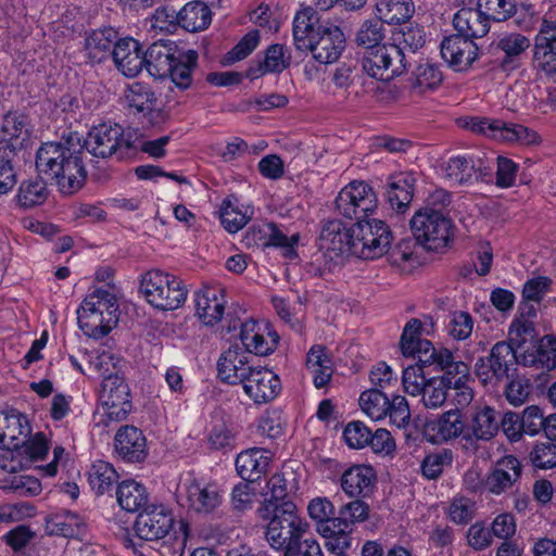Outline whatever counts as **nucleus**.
Returning a JSON list of instances; mask_svg holds the SVG:
<instances>
[{
    "label": "nucleus",
    "instance_id": "nucleus-1",
    "mask_svg": "<svg viewBox=\"0 0 556 556\" xmlns=\"http://www.w3.org/2000/svg\"><path fill=\"white\" fill-rule=\"evenodd\" d=\"M35 165L38 174L53 180L63 194H73L84 186L87 173L80 151L71 147V140L42 143Z\"/></svg>",
    "mask_w": 556,
    "mask_h": 556
},
{
    "label": "nucleus",
    "instance_id": "nucleus-2",
    "mask_svg": "<svg viewBox=\"0 0 556 556\" xmlns=\"http://www.w3.org/2000/svg\"><path fill=\"white\" fill-rule=\"evenodd\" d=\"M263 520H269L265 538L268 544L277 551L296 549L308 523L299 516L293 503H282L280 507L263 504L257 509Z\"/></svg>",
    "mask_w": 556,
    "mask_h": 556
},
{
    "label": "nucleus",
    "instance_id": "nucleus-3",
    "mask_svg": "<svg viewBox=\"0 0 556 556\" xmlns=\"http://www.w3.org/2000/svg\"><path fill=\"white\" fill-rule=\"evenodd\" d=\"M77 320L85 336L101 339L108 336L118 323V304L115 295L105 289H96L81 301Z\"/></svg>",
    "mask_w": 556,
    "mask_h": 556
},
{
    "label": "nucleus",
    "instance_id": "nucleus-4",
    "mask_svg": "<svg viewBox=\"0 0 556 556\" xmlns=\"http://www.w3.org/2000/svg\"><path fill=\"white\" fill-rule=\"evenodd\" d=\"M384 38L383 24L377 17L366 20L358 28L355 41L366 49L363 70H388L395 62L404 70L410 66L401 48L394 45H380Z\"/></svg>",
    "mask_w": 556,
    "mask_h": 556
},
{
    "label": "nucleus",
    "instance_id": "nucleus-5",
    "mask_svg": "<svg viewBox=\"0 0 556 556\" xmlns=\"http://www.w3.org/2000/svg\"><path fill=\"white\" fill-rule=\"evenodd\" d=\"M455 124L462 129L504 144L534 146L541 142V137L535 130L521 124L507 123L502 119L465 115L457 117Z\"/></svg>",
    "mask_w": 556,
    "mask_h": 556
},
{
    "label": "nucleus",
    "instance_id": "nucleus-6",
    "mask_svg": "<svg viewBox=\"0 0 556 556\" xmlns=\"http://www.w3.org/2000/svg\"><path fill=\"white\" fill-rule=\"evenodd\" d=\"M177 498L188 510L208 515L223 503V490L211 477L188 472L178 486Z\"/></svg>",
    "mask_w": 556,
    "mask_h": 556
},
{
    "label": "nucleus",
    "instance_id": "nucleus-7",
    "mask_svg": "<svg viewBox=\"0 0 556 556\" xmlns=\"http://www.w3.org/2000/svg\"><path fill=\"white\" fill-rule=\"evenodd\" d=\"M140 290L152 306L163 311L179 308L186 302L188 294L180 278L157 269L142 276Z\"/></svg>",
    "mask_w": 556,
    "mask_h": 556
},
{
    "label": "nucleus",
    "instance_id": "nucleus-8",
    "mask_svg": "<svg viewBox=\"0 0 556 556\" xmlns=\"http://www.w3.org/2000/svg\"><path fill=\"white\" fill-rule=\"evenodd\" d=\"M410 228L416 240L430 251L446 249L454 237L453 222L431 207L416 212L410 219Z\"/></svg>",
    "mask_w": 556,
    "mask_h": 556
},
{
    "label": "nucleus",
    "instance_id": "nucleus-9",
    "mask_svg": "<svg viewBox=\"0 0 556 556\" xmlns=\"http://www.w3.org/2000/svg\"><path fill=\"white\" fill-rule=\"evenodd\" d=\"M353 256L369 260L383 255L392 240L388 225L377 218H365L352 225Z\"/></svg>",
    "mask_w": 556,
    "mask_h": 556
},
{
    "label": "nucleus",
    "instance_id": "nucleus-10",
    "mask_svg": "<svg viewBox=\"0 0 556 556\" xmlns=\"http://www.w3.org/2000/svg\"><path fill=\"white\" fill-rule=\"evenodd\" d=\"M359 407L371 420L380 421L387 416L397 428H405L410 420V410L406 399L395 395L390 400L381 390L368 389L359 395Z\"/></svg>",
    "mask_w": 556,
    "mask_h": 556
},
{
    "label": "nucleus",
    "instance_id": "nucleus-11",
    "mask_svg": "<svg viewBox=\"0 0 556 556\" xmlns=\"http://www.w3.org/2000/svg\"><path fill=\"white\" fill-rule=\"evenodd\" d=\"M377 207V194L374 188L365 181L354 180L348 184L336 198L338 214L356 222L370 217Z\"/></svg>",
    "mask_w": 556,
    "mask_h": 556
},
{
    "label": "nucleus",
    "instance_id": "nucleus-12",
    "mask_svg": "<svg viewBox=\"0 0 556 556\" xmlns=\"http://www.w3.org/2000/svg\"><path fill=\"white\" fill-rule=\"evenodd\" d=\"M519 364V351L506 341L497 342L488 357L477 359L476 375L483 384L495 386L507 379Z\"/></svg>",
    "mask_w": 556,
    "mask_h": 556
},
{
    "label": "nucleus",
    "instance_id": "nucleus-13",
    "mask_svg": "<svg viewBox=\"0 0 556 556\" xmlns=\"http://www.w3.org/2000/svg\"><path fill=\"white\" fill-rule=\"evenodd\" d=\"M444 178L452 186L471 185L473 181L492 179V161L481 154H464L451 157L443 166Z\"/></svg>",
    "mask_w": 556,
    "mask_h": 556
},
{
    "label": "nucleus",
    "instance_id": "nucleus-14",
    "mask_svg": "<svg viewBox=\"0 0 556 556\" xmlns=\"http://www.w3.org/2000/svg\"><path fill=\"white\" fill-rule=\"evenodd\" d=\"M100 401L106 416L111 420H123L131 410L130 391L125 379L117 374L104 376Z\"/></svg>",
    "mask_w": 556,
    "mask_h": 556
},
{
    "label": "nucleus",
    "instance_id": "nucleus-15",
    "mask_svg": "<svg viewBox=\"0 0 556 556\" xmlns=\"http://www.w3.org/2000/svg\"><path fill=\"white\" fill-rule=\"evenodd\" d=\"M130 112L150 126H160L165 123L166 114L157 106V99L151 89L141 84L130 85L125 93Z\"/></svg>",
    "mask_w": 556,
    "mask_h": 556
},
{
    "label": "nucleus",
    "instance_id": "nucleus-16",
    "mask_svg": "<svg viewBox=\"0 0 556 556\" xmlns=\"http://www.w3.org/2000/svg\"><path fill=\"white\" fill-rule=\"evenodd\" d=\"M173 511L164 505H151L139 513L135 521L136 534L146 541L165 538L174 527Z\"/></svg>",
    "mask_w": 556,
    "mask_h": 556
},
{
    "label": "nucleus",
    "instance_id": "nucleus-17",
    "mask_svg": "<svg viewBox=\"0 0 556 556\" xmlns=\"http://www.w3.org/2000/svg\"><path fill=\"white\" fill-rule=\"evenodd\" d=\"M244 394L256 405L274 401L281 392L279 376L271 369L256 365L242 386Z\"/></svg>",
    "mask_w": 556,
    "mask_h": 556
},
{
    "label": "nucleus",
    "instance_id": "nucleus-18",
    "mask_svg": "<svg viewBox=\"0 0 556 556\" xmlns=\"http://www.w3.org/2000/svg\"><path fill=\"white\" fill-rule=\"evenodd\" d=\"M255 366L247 352L239 346H231L218 359V377L228 384L243 386Z\"/></svg>",
    "mask_w": 556,
    "mask_h": 556
},
{
    "label": "nucleus",
    "instance_id": "nucleus-19",
    "mask_svg": "<svg viewBox=\"0 0 556 556\" xmlns=\"http://www.w3.org/2000/svg\"><path fill=\"white\" fill-rule=\"evenodd\" d=\"M240 340L249 355H267L276 349L278 334L265 321L248 320L241 326Z\"/></svg>",
    "mask_w": 556,
    "mask_h": 556
},
{
    "label": "nucleus",
    "instance_id": "nucleus-20",
    "mask_svg": "<svg viewBox=\"0 0 556 556\" xmlns=\"http://www.w3.org/2000/svg\"><path fill=\"white\" fill-rule=\"evenodd\" d=\"M124 144L123 128L117 124H100L88 132L85 148L97 157H109Z\"/></svg>",
    "mask_w": 556,
    "mask_h": 556
},
{
    "label": "nucleus",
    "instance_id": "nucleus-21",
    "mask_svg": "<svg viewBox=\"0 0 556 556\" xmlns=\"http://www.w3.org/2000/svg\"><path fill=\"white\" fill-rule=\"evenodd\" d=\"M368 517V506L362 501H352L343 505L339 510L337 519L343 521L344 526L336 528V539L333 542L326 543V547L330 552H342L351 545L352 526L362 522Z\"/></svg>",
    "mask_w": 556,
    "mask_h": 556
},
{
    "label": "nucleus",
    "instance_id": "nucleus-22",
    "mask_svg": "<svg viewBox=\"0 0 556 556\" xmlns=\"http://www.w3.org/2000/svg\"><path fill=\"white\" fill-rule=\"evenodd\" d=\"M195 313L199 319L213 326L219 323L225 313V290L220 286H205L194 293Z\"/></svg>",
    "mask_w": 556,
    "mask_h": 556
},
{
    "label": "nucleus",
    "instance_id": "nucleus-23",
    "mask_svg": "<svg viewBox=\"0 0 556 556\" xmlns=\"http://www.w3.org/2000/svg\"><path fill=\"white\" fill-rule=\"evenodd\" d=\"M465 430L466 422L458 408L450 409L426 425L428 441L434 444L464 437L467 433Z\"/></svg>",
    "mask_w": 556,
    "mask_h": 556
},
{
    "label": "nucleus",
    "instance_id": "nucleus-24",
    "mask_svg": "<svg viewBox=\"0 0 556 556\" xmlns=\"http://www.w3.org/2000/svg\"><path fill=\"white\" fill-rule=\"evenodd\" d=\"M30 434V425L25 415L16 409L0 412V447L16 450Z\"/></svg>",
    "mask_w": 556,
    "mask_h": 556
},
{
    "label": "nucleus",
    "instance_id": "nucleus-25",
    "mask_svg": "<svg viewBox=\"0 0 556 556\" xmlns=\"http://www.w3.org/2000/svg\"><path fill=\"white\" fill-rule=\"evenodd\" d=\"M519 364L541 371L556 368V338L544 336L539 341L519 351Z\"/></svg>",
    "mask_w": 556,
    "mask_h": 556
},
{
    "label": "nucleus",
    "instance_id": "nucleus-26",
    "mask_svg": "<svg viewBox=\"0 0 556 556\" xmlns=\"http://www.w3.org/2000/svg\"><path fill=\"white\" fill-rule=\"evenodd\" d=\"M345 47V38L340 27L329 24L323 28V33L307 47L313 58L320 64L336 62Z\"/></svg>",
    "mask_w": 556,
    "mask_h": 556
},
{
    "label": "nucleus",
    "instance_id": "nucleus-27",
    "mask_svg": "<svg viewBox=\"0 0 556 556\" xmlns=\"http://www.w3.org/2000/svg\"><path fill=\"white\" fill-rule=\"evenodd\" d=\"M319 23V15L316 10L311 7H302L293 18V39L299 50H305L312 47V42L323 33V28L328 26Z\"/></svg>",
    "mask_w": 556,
    "mask_h": 556
},
{
    "label": "nucleus",
    "instance_id": "nucleus-28",
    "mask_svg": "<svg viewBox=\"0 0 556 556\" xmlns=\"http://www.w3.org/2000/svg\"><path fill=\"white\" fill-rule=\"evenodd\" d=\"M114 445L117 454L128 462H141L148 455L147 439L134 426L121 427L115 434Z\"/></svg>",
    "mask_w": 556,
    "mask_h": 556
},
{
    "label": "nucleus",
    "instance_id": "nucleus-29",
    "mask_svg": "<svg viewBox=\"0 0 556 556\" xmlns=\"http://www.w3.org/2000/svg\"><path fill=\"white\" fill-rule=\"evenodd\" d=\"M533 63L539 70H556V24L544 20L535 37Z\"/></svg>",
    "mask_w": 556,
    "mask_h": 556
},
{
    "label": "nucleus",
    "instance_id": "nucleus-30",
    "mask_svg": "<svg viewBox=\"0 0 556 556\" xmlns=\"http://www.w3.org/2000/svg\"><path fill=\"white\" fill-rule=\"evenodd\" d=\"M440 52L450 66H470L478 58L477 45L458 34L444 37L440 45Z\"/></svg>",
    "mask_w": 556,
    "mask_h": 556
},
{
    "label": "nucleus",
    "instance_id": "nucleus-31",
    "mask_svg": "<svg viewBox=\"0 0 556 556\" xmlns=\"http://www.w3.org/2000/svg\"><path fill=\"white\" fill-rule=\"evenodd\" d=\"M308 516L316 521L317 532L326 540V543L336 539V528L344 526L343 521L333 517L334 506L327 497H315L307 505Z\"/></svg>",
    "mask_w": 556,
    "mask_h": 556
},
{
    "label": "nucleus",
    "instance_id": "nucleus-32",
    "mask_svg": "<svg viewBox=\"0 0 556 556\" xmlns=\"http://www.w3.org/2000/svg\"><path fill=\"white\" fill-rule=\"evenodd\" d=\"M271 457V452L265 448L244 450L236 458L237 472L243 480L256 481L267 472Z\"/></svg>",
    "mask_w": 556,
    "mask_h": 556
},
{
    "label": "nucleus",
    "instance_id": "nucleus-33",
    "mask_svg": "<svg viewBox=\"0 0 556 556\" xmlns=\"http://www.w3.org/2000/svg\"><path fill=\"white\" fill-rule=\"evenodd\" d=\"M253 215V205L240 200L236 195L225 198L219 207L220 223L231 233L241 230L251 220Z\"/></svg>",
    "mask_w": 556,
    "mask_h": 556
},
{
    "label": "nucleus",
    "instance_id": "nucleus-34",
    "mask_svg": "<svg viewBox=\"0 0 556 556\" xmlns=\"http://www.w3.org/2000/svg\"><path fill=\"white\" fill-rule=\"evenodd\" d=\"M117 39V31L112 27H104L91 31L85 39V58L90 66L101 64L109 60L112 47Z\"/></svg>",
    "mask_w": 556,
    "mask_h": 556
},
{
    "label": "nucleus",
    "instance_id": "nucleus-35",
    "mask_svg": "<svg viewBox=\"0 0 556 556\" xmlns=\"http://www.w3.org/2000/svg\"><path fill=\"white\" fill-rule=\"evenodd\" d=\"M453 26L458 35L472 41L485 36L490 29L488 18L478 7L459 9L454 14Z\"/></svg>",
    "mask_w": 556,
    "mask_h": 556
},
{
    "label": "nucleus",
    "instance_id": "nucleus-36",
    "mask_svg": "<svg viewBox=\"0 0 556 556\" xmlns=\"http://www.w3.org/2000/svg\"><path fill=\"white\" fill-rule=\"evenodd\" d=\"M520 462L513 455L502 457L486 479V488L493 494H501L509 489L520 477Z\"/></svg>",
    "mask_w": 556,
    "mask_h": 556
},
{
    "label": "nucleus",
    "instance_id": "nucleus-37",
    "mask_svg": "<svg viewBox=\"0 0 556 556\" xmlns=\"http://www.w3.org/2000/svg\"><path fill=\"white\" fill-rule=\"evenodd\" d=\"M319 239L321 249L338 254L353 255L352 226L348 228L339 220L328 222L323 227Z\"/></svg>",
    "mask_w": 556,
    "mask_h": 556
},
{
    "label": "nucleus",
    "instance_id": "nucleus-38",
    "mask_svg": "<svg viewBox=\"0 0 556 556\" xmlns=\"http://www.w3.org/2000/svg\"><path fill=\"white\" fill-rule=\"evenodd\" d=\"M530 46V39L519 33L506 34L496 42V49L503 54L502 64L513 70L523 65Z\"/></svg>",
    "mask_w": 556,
    "mask_h": 556
},
{
    "label": "nucleus",
    "instance_id": "nucleus-39",
    "mask_svg": "<svg viewBox=\"0 0 556 556\" xmlns=\"http://www.w3.org/2000/svg\"><path fill=\"white\" fill-rule=\"evenodd\" d=\"M498 427V414L494 408L488 405L477 406L470 418V431H467L464 439L491 440L497 433Z\"/></svg>",
    "mask_w": 556,
    "mask_h": 556
},
{
    "label": "nucleus",
    "instance_id": "nucleus-40",
    "mask_svg": "<svg viewBox=\"0 0 556 556\" xmlns=\"http://www.w3.org/2000/svg\"><path fill=\"white\" fill-rule=\"evenodd\" d=\"M142 46L132 37L118 38L111 58L118 70H142Z\"/></svg>",
    "mask_w": 556,
    "mask_h": 556
},
{
    "label": "nucleus",
    "instance_id": "nucleus-41",
    "mask_svg": "<svg viewBox=\"0 0 556 556\" xmlns=\"http://www.w3.org/2000/svg\"><path fill=\"white\" fill-rule=\"evenodd\" d=\"M306 369L317 389L324 388L330 381L333 363L325 346L316 344L309 349L306 355Z\"/></svg>",
    "mask_w": 556,
    "mask_h": 556
},
{
    "label": "nucleus",
    "instance_id": "nucleus-42",
    "mask_svg": "<svg viewBox=\"0 0 556 556\" xmlns=\"http://www.w3.org/2000/svg\"><path fill=\"white\" fill-rule=\"evenodd\" d=\"M415 177L412 173L401 172L388 179V200L391 206L402 211L408 206L414 195Z\"/></svg>",
    "mask_w": 556,
    "mask_h": 556
},
{
    "label": "nucleus",
    "instance_id": "nucleus-43",
    "mask_svg": "<svg viewBox=\"0 0 556 556\" xmlns=\"http://www.w3.org/2000/svg\"><path fill=\"white\" fill-rule=\"evenodd\" d=\"M177 47L172 41L159 40L142 50V70H177Z\"/></svg>",
    "mask_w": 556,
    "mask_h": 556
},
{
    "label": "nucleus",
    "instance_id": "nucleus-44",
    "mask_svg": "<svg viewBox=\"0 0 556 556\" xmlns=\"http://www.w3.org/2000/svg\"><path fill=\"white\" fill-rule=\"evenodd\" d=\"M376 476L370 466H353L341 478L342 490L351 497L366 495L372 489Z\"/></svg>",
    "mask_w": 556,
    "mask_h": 556
},
{
    "label": "nucleus",
    "instance_id": "nucleus-45",
    "mask_svg": "<svg viewBox=\"0 0 556 556\" xmlns=\"http://www.w3.org/2000/svg\"><path fill=\"white\" fill-rule=\"evenodd\" d=\"M116 498L122 509L128 513H136L146 507L149 501V493L142 483L128 479L118 484Z\"/></svg>",
    "mask_w": 556,
    "mask_h": 556
},
{
    "label": "nucleus",
    "instance_id": "nucleus-46",
    "mask_svg": "<svg viewBox=\"0 0 556 556\" xmlns=\"http://www.w3.org/2000/svg\"><path fill=\"white\" fill-rule=\"evenodd\" d=\"M47 527L51 534L65 538L83 539L87 532L84 518L71 511L54 515L48 520Z\"/></svg>",
    "mask_w": 556,
    "mask_h": 556
},
{
    "label": "nucleus",
    "instance_id": "nucleus-47",
    "mask_svg": "<svg viewBox=\"0 0 556 556\" xmlns=\"http://www.w3.org/2000/svg\"><path fill=\"white\" fill-rule=\"evenodd\" d=\"M212 21L210 8L201 1L188 2L179 11V26L187 31L204 30Z\"/></svg>",
    "mask_w": 556,
    "mask_h": 556
},
{
    "label": "nucleus",
    "instance_id": "nucleus-48",
    "mask_svg": "<svg viewBox=\"0 0 556 556\" xmlns=\"http://www.w3.org/2000/svg\"><path fill=\"white\" fill-rule=\"evenodd\" d=\"M376 11L382 24H397L413 16L415 5L412 0H377Z\"/></svg>",
    "mask_w": 556,
    "mask_h": 556
},
{
    "label": "nucleus",
    "instance_id": "nucleus-49",
    "mask_svg": "<svg viewBox=\"0 0 556 556\" xmlns=\"http://www.w3.org/2000/svg\"><path fill=\"white\" fill-rule=\"evenodd\" d=\"M49 195V190L43 177L30 178L23 180L18 187L16 201L24 208H31L42 205Z\"/></svg>",
    "mask_w": 556,
    "mask_h": 556
},
{
    "label": "nucleus",
    "instance_id": "nucleus-50",
    "mask_svg": "<svg viewBox=\"0 0 556 556\" xmlns=\"http://www.w3.org/2000/svg\"><path fill=\"white\" fill-rule=\"evenodd\" d=\"M118 476L114 467L104 460L94 462L88 471V481L97 494H104L116 482Z\"/></svg>",
    "mask_w": 556,
    "mask_h": 556
},
{
    "label": "nucleus",
    "instance_id": "nucleus-51",
    "mask_svg": "<svg viewBox=\"0 0 556 556\" xmlns=\"http://www.w3.org/2000/svg\"><path fill=\"white\" fill-rule=\"evenodd\" d=\"M261 35L257 29L248 31L235 47L220 59L223 66H230L248 58L260 45Z\"/></svg>",
    "mask_w": 556,
    "mask_h": 556
},
{
    "label": "nucleus",
    "instance_id": "nucleus-52",
    "mask_svg": "<svg viewBox=\"0 0 556 556\" xmlns=\"http://www.w3.org/2000/svg\"><path fill=\"white\" fill-rule=\"evenodd\" d=\"M421 327V320L417 318H412L406 323L401 337V349L405 356L417 358L419 352H421V343L430 342L429 340L420 339V334H422Z\"/></svg>",
    "mask_w": 556,
    "mask_h": 556
},
{
    "label": "nucleus",
    "instance_id": "nucleus-53",
    "mask_svg": "<svg viewBox=\"0 0 556 556\" xmlns=\"http://www.w3.org/2000/svg\"><path fill=\"white\" fill-rule=\"evenodd\" d=\"M535 336L534 324L530 317L521 314L517 316L510 324L508 339L518 351L527 349V342L531 341Z\"/></svg>",
    "mask_w": 556,
    "mask_h": 556
},
{
    "label": "nucleus",
    "instance_id": "nucleus-54",
    "mask_svg": "<svg viewBox=\"0 0 556 556\" xmlns=\"http://www.w3.org/2000/svg\"><path fill=\"white\" fill-rule=\"evenodd\" d=\"M1 488L12 491L20 496H35L42 490L41 483L37 478L22 473L3 479Z\"/></svg>",
    "mask_w": 556,
    "mask_h": 556
},
{
    "label": "nucleus",
    "instance_id": "nucleus-55",
    "mask_svg": "<svg viewBox=\"0 0 556 556\" xmlns=\"http://www.w3.org/2000/svg\"><path fill=\"white\" fill-rule=\"evenodd\" d=\"M477 7L489 22H504L516 13L514 0H478Z\"/></svg>",
    "mask_w": 556,
    "mask_h": 556
},
{
    "label": "nucleus",
    "instance_id": "nucleus-56",
    "mask_svg": "<svg viewBox=\"0 0 556 556\" xmlns=\"http://www.w3.org/2000/svg\"><path fill=\"white\" fill-rule=\"evenodd\" d=\"M417 361L422 365H433L443 371L455 362L451 351L447 349L437 350L431 342L421 343V352H419Z\"/></svg>",
    "mask_w": 556,
    "mask_h": 556
},
{
    "label": "nucleus",
    "instance_id": "nucleus-57",
    "mask_svg": "<svg viewBox=\"0 0 556 556\" xmlns=\"http://www.w3.org/2000/svg\"><path fill=\"white\" fill-rule=\"evenodd\" d=\"M179 26V12L172 5L159 7L151 16V27L161 33L173 34Z\"/></svg>",
    "mask_w": 556,
    "mask_h": 556
},
{
    "label": "nucleus",
    "instance_id": "nucleus-58",
    "mask_svg": "<svg viewBox=\"0 0 556 556\" xmlns=\"http://www.w3.org/2000/svg\"><path fill=\"white\" fill-rule=\"evenodd\" d=\"M422 403L427 408L435 409L441 407L447 397L445 380L430 378L420 392Z\"/></svg>",
    "mask_w": 556,
    "mask_h": 556
},
{
    "label": "nucleus",
    "instance_id": "nucleus-59",
    "mask_svg": "<svg viewBox=\"0 0 556 556\" xmlns=\"http://www.w3.org/2000/svg\"><path fill=\"white\" fill-rule=\"evenodd\" d=\"M453 454L450 450L427 455L421 463V472L427 479H437L443 469L452 464Z\"/></svg>",
    "mask_w": 556,
    "mask_h": 556
},
{
    "label": "nucleus",
    "instance_id": "nucleus-60",
    "mask_svg": "<svg viewBox=\"0 0 556 556\" xmlns=\"http://www.w3.org/2000/svg\"><path fill=\"white\" fill-rule=\"evenodd\" d=\"M395 40L397 46L402 50L404 48L409 49L413 53L420 49L426 42V34L421 26L419 25H406L401 28V30L396 34Z\"/></svg>",
    "mask_w": 556,
    "mask_h": 556
},
{
    "label": "nucleus",
    "instance_id": "nucleus-61",
    "mask_svg": "<svg viewBox=\"0 0 556 556\" xmlns=\"http://www.w3.org/2000/svg\"><path fill=\"white\" fill-rule=\"evenodd\" d=\"M422 366L424 365L418 362L417 364L407 366L403 370L402 384L404 391L412 396L420 395L422 388L427 384L428 380L425 378Z\"/></svg>",
    "mask_w": 556,
    "mask_h": 556
},
{
    "label": "nucleus",
    "instance_id": "nucleus-62",
    "mask_svg": "<svg viewBox=\"0 0 556 556\" xmlns=\"http://www.w3.org/2000/svg\"><path fill=\"white\" fill-rule=\"evenodd\" d=\"M16 184V174L12 165V150L0 147V194L10 192Z\"/></svg>",
    "mask_w": 556,
    "mask_h": 556
},
{
    "label": "nucleus",
    "instance_id": "nucleus-63",
    "mask_svg": "<svg viewBox=\"0 0 556 556\" xmlns=\"http://www.w3.org/2000/svg\"><path fill=\"white\" fill-rule=\"evenodd\" d=\"M291 66L289 50L279 43L270 45L265 51L263 65L260 70H286Z\"/></svg>",
    "mask_w": 556,
    "mask_h": 556
},
{
    "label": "nucleus",
    "instance_id": "nucleus-64",
    "mask_svg": "<svg viewBox=\"0 0 556 556\" xmlns=\"http://www.w3.org/2000/svg\"><path fill=\"white\" fill-rule=\"evenodd\" d=\"M530 459L534 467L540 469L556 466V445L554 443L536 444L530 453Z\"/></svg>",
    "mask_w": 556,
    "mask_h": 556
}]
</instances>
